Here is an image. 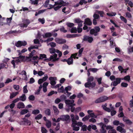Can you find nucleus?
Wrapping results in <instances>:
<instances>
[{"mask_svg":"<svg viewBox=\"0 0 133 133\" xmlns=\"http://www.w3.org/2000/svg\"><path fill=\"white\" fill-rule=\"evenodd\" d=\"M21 74L22 75H24L25 76L24 79L25 81H27V77L26 75V71L25 70H23L21 72Z\"/></svg>","mask_w":133,"mask_h":133,"instance_id":"obj_42","label":"nucleus"},{"mask_svg":"<svg viewBox=\"0 0 133 133\" xmlns=\"http://www.w3.org/2000/svg\"><path fill=\"white\" fill-rule=\"evenodd\" d=\"M77 34H68L67 35L66 37L68 38H73L77 36Z\"/></svg>","mask_w":133,"mask_h":133,"instance_id":"obj_37","label":"nucleus"},{"mask_svg":"<svg viewBox=\"0 0 133 133\" xmlns=\"http://www.w3.org/2000/svg\"><path fill=\"white\" fill-rule=\"evenodd\" d=\"M19 99L20 100L22 101H25L26 99V97L25 94H23L21 96L19 97Z\"/></svg>","mask_w":133,"mask_h":133,"instance_id":"obj_24","label":"nucleus"},{"mask_svg":"<svg viewBox=\"0 0 133 133\" xmlns=\"http://www.w3.org/2000/svg\"><path fill=\"white\" fill-rule=\"evenodd\" d=\"M29 112V110L27 109H23L20 112V114L21 115H23L26 114Z\"/></svg>","mask_w":133,"mask_h":133,"instance_id":"obj_31","label":"nucleus"},{"mask_svg":"<svg viewBox=\"0 0 133 133\" xmlns=\"http://www.w3.org/2000/svg\"><path fill=\"white\" fill-rule=\"evenodd\" d=\"M55 4L54 5L51 4L49 5L50 8H48V9H51L54 8L55 6L57 5H62L63 6L65 5V2L63 0H58L56 2H55Z\"/></svg>","mask_w":133,"mask_h":133,"instance_id":"obj_2","label":"nucleus"},{"mask_svg":"<svg viewBox=\"0 0 133 133\" xmlns=\"http://www.w3.org/2000/svg\"><path fill=\"white\" fill-rule=\"evenodd\" d=\"M83 21H82L81 19L79 18H77L75 19L74 22L75 23H78V26L79 27H82L83 26L82 23Z\"/></svg>","mask_w":133,"mask_h":133,"instance_id":"obj_11","label":"nucleus"},{"mask_svg":"<svg viewBox=\"0 0 133 133\" xmlns=\"http://www.w3.org/2000/svg\"><path fill=\"white\" fill-rule=\"evenodd\" d=\"M53 109L55 114L56 115H58L59 112V111L57 108L55 106H53Z\"/></svg>","mask_w":133,"mask_h":133,"instance_id":"obj_33","label":"nucleus"},{"mask_svg":"<svg viewBox=\"0 0 133 133\" xmlns=\"http://www.w3.org/2000/svg\"><path fill=\"white\" fill-rule=\"evenodd\" d=\"M107 106V104L106 103L105 104L102 105V107L104 110L108 112H110L111 111V110L109 108L106 107Z\"/></svg>","mask_w":133,"mask_h":133,"instance_id":"obj_23","label":"nucleus"},{"mask_svg":"<svg viewBox=\"0 0 133 133\" xmlns=\"http://www.w3.org/2000/svg\"><path fill=\"white\" fill-rule=\"evenodd\" d=\"M97 124L99 125L101 128L100 130V133H106V130L105 129L106 125L102 123H101Z\"/></svg>","mask_w":133,"mask_h":133,"instance_id":"obj_5","label":"nucleus"},{"mask_svg":"<svg viewBox=\"0 0 133 133\" xmlns=\"http://www.w3.org/2000/svg\"><path fill=\"white\" fill-rule=\"evenodd\" d=\"M71 89V87L70 86H68L65 88V90L66 91V92L68 94L69 93V95H70L71 94V93H69L68 91L70 90Z\"/></svg>","mask_w":133,"mask_h":133,"instance_id":"obj_30","label":"nucleus"},{"mask_svg":"<svg viewBox=\"0 0 133 133\" xmlns=\"http://www.w3.org/2000/svg\"><path fill=\"white\" fill-rule=\"evenodd\" d=\"M38 21L42 24H44L45 23V19L44 18L42 19L39 18L38 19Z\"/></svg>","mask_w":133,"mask_h":133,"instance_id":"obj_56","label":"nucleus"},{"mask_svg":"<svg viewBox=\"0 0 133 133\" xmlns=\"http://www.w3.org/2000/svg\"><path fill=\"white\" fill-rule=\"evenodd\" d=\"M128 50L129 53H130L133 52V46L132 47L129 46L128 48Z\"/></svg>","mask_w":133,"mask_h":133,"instance_id":"obj_50","label":"nucleus"},{"mask_svg":"<svg viewBox=\"0 0 133 133\" xmlns=\"http://www.w3.org/2000/svg\"><path fill=\"white\" fill-rule=\"evenodd\" d=\"M49 51L51 54H54L56 52V50L54 48H50L49 49Z\"/></svg>","mask_w":133,"mask_h":133,"instance_id":"obj_44","label":"nucleus"},{"mask_svg":"<svg viewBox=\"0 0 133 133\" xmlns=\"http://www.w3.org/2000/svg\"><path fill=\"white\" fill-rule=\"evenodd\" d=\"M7 64H5L3 63H2L0 64V68L1 69H2L4 68H7L8 67V66L7 65Z\"/></svg>","mask_w":133,"mask_h":133,"instance_id":"obj_32","label":"nucleus"},{"mask_svg":"<svg viewBox=\"0 0 133 133\" xmlns=\"http://www.w3.org/2000/svg\"><path fill=\"white\" fill-rule=\"evenodd\" d=\"M42 115L41 114L38 115L37 116L35 117V119L37 120H38L40 119L42 117Z\"/></svg>","mask_w":133,"mask_h":133,"instance_id":"obj_61","label":"nucleus"},{"mask_svg":"<svg viewBox=\"0 0 133 133\" xmlns=\"http://www.w3.org/2000/svg\"><path fill=\"white\" fill-rule=\"evenodd\" d=\"M27 85H26L23 87V92L24 93H27L28 92V90L27 89Z\"/></svg>","mask_w":133,"mask_h":133,"instance_id":"obj_62","label":"nucleus"},{"mask_svg":"<svg viewBox=\"0 0 133 133\" xmlns=\"http://www.w3.org/2000/svg\"><path fill=\"white\" fill-rule=\"evenodd\" d=\"M92 112V110H89L87 111V113L89 114L90 117L96 118L97 116L94 112Z\"/></svg>","mask_w":133,"mask_h":133,"instance_id":"obj_12","label":"nucleus"},{"mask_svg":"<svg viewBox=\"0 0 133 133\" xmlns=\"http://www.w3.org/2000/svg\"><path fill=\"white\" fill-rule=\"evenodd\" d=\"M17 58H18V59H19L20 61H21V62L22 61H25V56H22L20 55L19 57H17Z\"/></svg>","mask_w":133,"mask_h":133,"instance_id":"obj_35","label":"nucleus"},{"mask_svg":"<svg viewBox=\"0 0 133 133\" xmlns=\"http://www.w3.org/2000/svg\"><path fill=\"white\" fill-rule=\"evenodd\" d=\"M123 79L129 81L130 79V77L129 75H127L125 76Z\"/></svg>","mask_w":133,"mask_h":133,"instance_id":"obj_52","label":"nucleus"},{"mask_svg":"<svg viewBox=\"0 0 133 133\" xmlns=\"http://www.w3.org/2000/svg\"><path fill=\"white\" fill-rule=\"evenodd\" d=\"M51 122L49 120H47V121L46 122V123L45 124L46 127L47 128H49L51 127Z\"/></svg>","mask_w":133,"mask_h":133,"instance_id":"obj_29","label":"nucleus"},{"mask_svg":"<svg viewBox=\"0 0 133 133\" xmlns=\"http://www.w3.org/2000/svg\"><path fill=\"white\" fill-rule=\"evenodd\" d=\"M87 3V2L85 0H80L79 2V4L80 5H82L84 3L86 4Z\"/></svg>","mask_w":133,"mask_h":133,"instance_id":"obj_47","label":"nucleus"},{"mask_svg":"<svg viewBox=\"0 0 133 133\" xmlns=\"http://www.w3.org/2000/svg\"><path fill=\"white\" fill-rule=\"evenodd\" d=\"M54 39L53 37L49 38H48L47 40H45L44 41V42H48L50 41H52L54 40Z\"/></svg>","mask_w":133,"mask_h":133,"instance_id":"obj_57","label":"nucleus"},{"mask_svg":"<svg viewBox=\"0 0 133 133\" xmlns=\"http://www.w3.org/2000/svg\"><path fill=\"white\" fill-rule=\"evenodd\" d=\"M108 133H116V131L114 129L109 130L108 131Z\"/></svg>","mask_w":133,"mask_h":133,"instance_id":"obj_64","label":"nucleus"},{"mask_svg":"<svg viewBox=\"0 0 133 133\" xmlns=\"http://www.w3.org/2000/svg\"><path fill=\"white\" fill-rule=\"evenodd\" d=\"M55 41L56 42L59 44H63L65 43L66 41L64 39L56 38L55 39Z\"/></svg>","mask_w":133,"mask_h":133,"instance_id":"obj_8","label":"nucleus"},{"mask_svg":"<svg viewBox=\"0 0 133 133\" xmlns=\"http://www.w3.org/2000/svg\"><path fill=\"white\" fill-rule=\"evenodd\" d=\"M120 18L121 20L123 21L125 23H126L127 22V21L126 18H124L122 16H120Z\"/></svg>","mask_w":133,"mask_h":133,"instance_id":"obj_46","label":"nucleus"},{"mask_svg":"<svg viewBox=\"0 0 133 133\" xmlns=\"http://www.w3.org/2000/svg\"><path fill=\"white\" fill-rule=\"evenodd\" d=\"M52 34L50 32H47L45 34V35H43L42 36L43 38L49 37L52 36Z\"/></svg>","mask_w":133,"mask_h":133,"instance_id":"obj_25","label":"nucleus"},{"mask_svg":"<svg viewBox=\"0 0 133 133\" xmlns=\"http://www.w3.org/2000/svg\"><path fill=\"white\" fill-rule=\"evenodd\" d=\"M117 130L121 133H125L126 130L120 126H118L116 128Z\"/></svg>","mask_w":133,"mask_h":133,"instance_id":"obj_16","label":"nucleus"},{"mask_svg":"<svg viewBox=\"0 0 133 133\" xmlns=\"http://www.w3.org/2000/svg\"><path fill=\"white\" fill-rule=\"evenodd\" d=\"M94 79V77L92 76H90L88 77L87 79V82L85 83H91V82L93 81ZM92 83H95L92 82Z\"/></svg>","mask_w":133,"mask_h":133,"instance_id":"obj_21","label":"nucleus"},{"mask_svg":"<svg viewBox=\"0 0 133 133\" xmlns=\"http://www.w3.org/2000/svg\"><path fill=\"white\" fill-rule=\"evenodd\" d=\"M35 52L36 51L35 50H33L31 52V53L29 54V56L26 57V60L28 62L31 61H32L31 58L34 56Z\"/></svg>","mask_w":133,"mask_h":133,"instance_id":"obj_6","label":"nucleus"},{"mask_svg":"<svg viewBox=\"0 0 133 133\" xmlns=\"http://www.w3.org/2000/svg\"><path fill=\"white\" fill-rule=\"evenodd\" d=\"M108 97L106 96L101 97L98 99H96L95 101L96 103H98L103 102L108 99Z\"/></svg>","mask_w":133,"mask_h":133,"instance_id":"obj_4","label":"nucleus"},{"mask_svg":"<svg viewBox=\"0 0 133 133\" xmlns=\"http://www.w3.org/2000/svg\"><path fill=\"white\" fill-rule=\"evenodd\" d=\"M94 29L96 32V34H94V36H96L98 35V32H99L100 30V28L99 26H96L95 27Z\"/></svg>","mask_w":133,"mask_h":133,"instance_id":"obj_22","label":"nucleus"},{"mask_svg":"<svg viewBox=\"0 0 133 133\" xmlns=\"http://www.w3.org/2000/svg\"><path fill=\"white\" fill-rule=\"evenodd\" d=\"M40 112L38 110H35L33 111L32 113L34 114H39Z\"/></svg>","mask_w":133,"mask_h":133,"instance_id":"obj_54","label":"nucleus"},{"mask_svg":"<svg viewBox=\"0 0 133 133\" xmlns=\"http://www.w3.org/2000/svg\"><path fill=\"white\" fill-rule=\"evenodd\" d=\"M27 50L26 48H24L21 51H21L20 50H17V51L19 53V55H20L21 54V52L22 53H24L27 51Z\"/></svg>","mask_w":133,"mask_h":133,"instance_id":"obj_43","label":"nucleus"},{"mask_svg":"<svg viewBox=\"0 0 133 133\" xmlns=\"http://www.w3.org/2000/svg\"><path fill=\"white\" fill-rule=\"evenodd\" d=\"M27 44L26 41H18L15 43V45L17 47H21L22 46H25Z\"/></svg>","mask_w":133,"mask_h":133,"instance_id":"obj_3","label":"nucleus"},{"mask_svg":"<svg viewBox=\"0 0 133 133\" xmlns=\"http://www.w3.org/2000/svg\"><path fill=\"white\" fill-rule=\"evenodd\" d=\"M59 30L61 32H63L64 33H66L67 32V30L65 29V28L63 26H62Z\"/></svg>","mask_w":133,"mask_h":133,"instance_id":"obj_51","label":"nucleus"},{"mask_svg":"<svg viewBox=\"0 0 133 133\" xmlns=\"http://www.w3.org/2000/svg\"><path fill=\"white\" fill-rule=\"evenodd\" d=\"M77 31V29L76 27H72L70 30V32L71 33H76Z\"/></svg>","mask_w":133,"mask_h":133,"instance_id":"obj_40","label":"nucleus"},{"mask_svg":"<svg viewBox=\"0 0 133 133\" xmlns=\"http://www.w3.org/2000/svg\"><path fill=\"white\" fill-rule=\"evenodd\" d=\"M90 118V117L88 115H86L82 118V120L83 122H85L86 121H88Z\"/></svg>","mask_w":133,"mask_h":133,"instance_id":"obj_38","label":"nucleus"},{"mask_svg":"<svg viewBox=\"0 0 133 133\" xmlns=\"http://www.w3.org/2000/svg\"><path fill=\"white\" fill-rule=\"evenodd\" d=\"M49 0H47L46 1L44 4V6L45 7H48V5L49 4Z\"/></svg>","mask_w":133,"mask_h":133,"instance_id":"obj_60","label":"nucleus"},{"mask_svg":"<svg viewBox=\"0 0 133 133\" xmlns=\"http://www.w3.org/2000/svg\"><path fill=\"white\" fill-rule=\"evenodd\" d=\"M97 13H94L93 15V17L94 19H97L99 18V15L97 14Z\"/></svg>","mask_w":133,"mask_h":133,"instance_id":"obj_49","label":"nucleus"},{"mask_svg":"<svg viewBox=\"0 0 133 133\" xmlns=\"http://www.w3.org/2000/svg\"><path fill=\"white\" fill-rule=\"evenodd\" d=\"M16 79V78H14L13 79L8 78L6 80V82L5 83H9V82H11L12 80L14 81Z\"/></svg>","mask_w":133,"mask_h":133,"instance_id":"obj_34","label":"nucleus"},{"mask_svg":"<svg viewBox=\"0 0 133 133\" xmlns=\"http://www.w3.org/2000/svg\"><path fill=\"white\" fill-rule=\"evenodd\" d=\"M28 98L30 100L33 101L35 99V96L33 95H31L29 96Z\"/></svg>","mask_w":133,"mask_h":133,"instance_id":"obj_53","label":"nucleus"},{"mask_svg":"<svg viewBox=\"0 0 133 133\" xmlns=\"http://www.w3.org/2000/svg\"><path fill=\"white\" fill-rule=\"evenodd\" d=\"M23 23L25 24L29 25L30 23L29 20L27 19H25L23 21Z\"/></svg>","mask_w":133,"mask_h":133,"instance_id":"obj_55","label":"nucleus"},{"mask_svg":"<svg viewBox=\"0 0 133 133\" xmlns=\"http://www.w3.org/2000/svg\"><path fill=\"white\" fill-rule=\"evenodd\" d=\"M72 124L71 127L72 128L73 130L75 131H78L79 129V127L77 126V125L80 127H82V130L83 131H85L87 129V126L86 125H83V123L81 122H78L76 120L79 119V117L77 115L75 116L73 114H71L70 115Z\"/></svg>","mask_w":133,"mask_h":133,"instance_id":"obj_1","label":"nucleus"},{"mask_svg":"<svg viewBox=\"0 0 133 133\" xmlns=\"http://www.w3.org/2000/svg\"><path fill=\"white\" fill-rule=\"evenodd\" d=\"M68 26L69 28H72L74 26V24L72 23L68 22L66 24Z\"/></svg>","mask_w":133,"mask_h":133,"instance_id":"obj_41","label":"nucleus"},{"mask_svg":"<svg viewBox=\"0 0 133 133\" xmlns=\"http://www.w3.org/2000/svg\"><path fill=\"white\" fill-rule=\"evenodd\" d=\"M61 116L62 117V120L63 121H67L69 120H70V117L69 115H63Z\"/></svg>","mask_w":133,"mask_h":133,"instance_id":"obj_18","label":"nucleus"},{"mask_svg":"<svg viewBox=\"0 0 133 133\" xmlns=\"http://www.w3.org/2000/svg\"><path fill=\"white\" fill-rule=\"evenodd\" d=\"M95 13L99 14L101 17H103V15L104 14V12L103 11L96 10L95 11Z\"/></svg>","mask_w":133,"mask_h":133,"instance_id":"obj_36","label":"nucleus"},{"mask_svg":"<svg viewBox=\"0 0 133 133\" xmlns=\"http://www.w3.org/2000/svg\"><path fill=\"white\" fill-rule=\"evenodd\" d=\"M39 57H38L37 56H33L32 58H31L32 60H33V61H32V62L36 64L38 63V60Z\"/></svg>","mask_w":133,"mask_h":133,"instance_id":"obj_17","label":"nucleus"},{"mask_svg":"<svg viewBox=\"0 0 133 133\" xmlns=\"http://www.w3.org/2000/svg\"><path fill=\"white\" fill-rule=\"evenodd\" d=\"M48 78V76H46L43 77L42 78L39 79L38 81V83H42L45 81Z\"/></svg>","mask_w":133,"mask_h":133,"instance_id":"obj_20","label":"nucleus"},{"mask_svg":"<svg viewBox=\"0 0 133 133\" xmlns=\"http://www.w3.org/2000/svg\"><path fill=\"white\" fill-rule=\"evenodd\" d=\"M123 78H117L115 79V81L114 82H112L111 83H120L121 80H123Z\"/></svg>","mask_w":133,"mask_h":133,"instance_id":"obj_26","label":"nucleus"},{"mask_svg":"<svg viewBox=\"0 0 133 133\" xmlns=\"http://www.w3.org/2000/svg\"><path fill=\"white\" fill-rule=\"evenodd\" d=\"M84 85L86 88H88L89 89H92L95 86V84H85Z\"/></svg>","mask_w":133,"mask_h":133,"instance_id":"obj_15","label":"nucleus"},{"mask_svg":"<svg viewBox=\"0 0 133 133\" xmlns=\"http://www.w3.org/2000/svg\"><path fill=\"white\" fill-rule=\"evenodd\" d=\"M89 70L93 72H95L98 71V69L95 68H90L89 69Z\"/></svg>","mask_w":133,"mask_h":133,"instance_id":"obj_48","label":"nucleus"},{"mask_svg":"<svg viewBox=\"0 0 133 133\" xmlns=\"http://www.w3.org/2000/svg\"><path fill=\"white\" fill-rule=\"evenodd\" d=\"M75 54H72L70 57L67 60V63L69 65L72 64L73 63V56Z\"/></svg>","mask_w":133,"mask_h":133,"instance_id":"obj_14","label":"nucleus"},{"mask_svg":"<svg viewBox=\"0 0 133 133\" xmlns=\"http://www.w3.org/2000/svg\"><path fill=\"white\" fill-rule=\"evenodd\" d=\"M94 118H92L90 119L89 120V122L93 123H95L96 122V120Z\"/></svg>","mask_w":133,"mask_h":133,"instance_id":"obj_63","label":"nucleus"},{"mask_svg":"<svg viewBox=\"0 0 133 133\" xmlns=\"http://www.w3.org/2000/svg\"><path fill=\"white\" fill-rule=\"evenodd\" d=\"M23 121H22L21 122V124L30 125L31 124V122L28 120V119L26 118H22Z\"/></svg>","mask_w":133,"mask_h":133,"instance_id":"obj_7","label":"nucleus"},{"mask_svg":"<svg viewBox=\"0 0 133 133\" xmlns=\"http://www.w3.org/2000/svg\"><path fill=\"white\" fill-rule=\"evenodd\" d=\"M19 93V92H13L11 93L10 94V99H12L16 95H17Z\"/></svg>","mask_w":133,"mask_h":133,"instance_id":"obj_28","label":"nucleus"},{"mask_svg":"<svg viewBox=\"0 0 133 133\" xmlns=\"http://www.w3.org/2000/svg\"><path fill=\"white\" fill-rule=\"evenodd\" d=\"M126 17L129 18H131L132 16L130 13L128 12H127L125 13Z\"/></svg>","mask_w":133,"mask_h":133,"instance_id":"obj_45","label":"nucleus"},{"mask_svg":"<svg viewBox=\"0 0 133 133\" xmlns=\"http://www.w3.org/2000/svg\"><path fill=\"white\" fill-rule=\"evenodd\" d=\"M17 107L19 109L21 108H25V105L23 102H20L18 103L17 105Z\"/></svg>","mask_w":133,"mask_h":133,"instance_id":"obj_19","label":"nucleus"},{"mask_svg":"<svg viewBox=\"0 0 133 133\" xmlns=\"http://www.w3.org/2000/svg\"><path fill=\"white\" fill-rule=\"evenodd\" d=\"M48 84H43V90L44 92H45L47 91L46 87Z\"/></svg>","mask_w":133,"mask_h":133,"instance_id":"obj_27","label":"nucleus"},{"mask_svg":"<svg viewBox=\"0 0 133 133\" xmlns=\"http://www.w3.org/2000/svg\"><path fill=\"white\" fill-rule=\"evenodd\" d=\"M84 24L90 26L92 25V22L90 18H87L85 19Z\"/></svg>","mask_w":133,"mask_h":133,"instance_id":"obj_13","label":"nucleus"},{"mask_svg":"<svg viewBox=\"0 0 133 133\" xmlns=\"http://www.w3.org/2000/svg\"><path fill=\"white\" fill-rule=\"evenodd\" d=\"M46 56L45 54H40V57L39 58L38 60L42 59L43 58H46Z\"/></svg>","mask_w":133,"mask_h":133,"instance_id":"obj_39","label":"nucleus"},{"mask_svg":"<svg viewBox=\"0 0 133 133\" xmlns=\"http://www.w3.org/2000/svg\"><path fill=\"white\" fill-rule=\"evenodd\" d=\"M95 32V29H92L90 30V33L91 35H94V34H96Z\"/></svg>","mask_w":133,"mask_h":133,"instance_id":"obj_58","label":"nucleus"},{"mask_svg":"<svg viewBox=\"0 0 133 133\" xmlns=\"http://www.w3.org/2000/svg\"><path fill=\"white\" fill-rule=\"evenodd\" d=\"M41 130L42 133H46L47 132L46 129L43 127L41 128Z\"/></svg>","mask_w":133,"mask_h":133,"instance_id":"obj_59","label":"nucleus"},{"mask_svg":"<svg viewBox=\"0 0 133 133\" xmlns=\"http://www.w3.org/2000/svg\"><path fill=\"white\" fill-rule=\"evenodd\" d=\"M83 40L84 41H88L89 43H91L93 41V38L91 37L85 35L83 37Z\"/></svg>","mask_w":133,"mask_h":133,"instance_id":"obj_9","label":"nucleus"},{"mask_svg":"<svg viewBox=\"0 0 133 133\" xmlns=\"http://www.w3.org/2000/svg\"><path fill=\"white\" fill-rule=\"evenodd\" d=\"M74 101L73 100H66L65 101V103L69 107L75 105V104L74 103Z\"/></svg>","mask_w":133,"mask_h":133,"instance_id":"obj_10","label":"nucleus"}]
</instances>
